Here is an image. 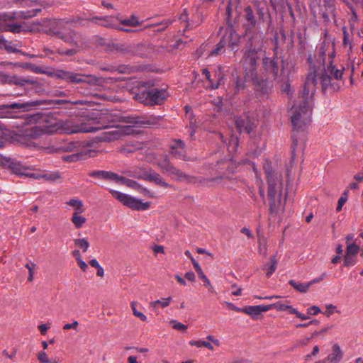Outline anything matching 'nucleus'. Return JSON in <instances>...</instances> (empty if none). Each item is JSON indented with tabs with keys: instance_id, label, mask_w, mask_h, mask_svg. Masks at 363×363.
<instances>
[{
	"instance_id": "13d9d810",
	"label": "nucleus",
	"mask_w": 363,
	"mask_h": 363,
	"mask_svg": "<svg viewBox=\"0 0 363 363\" xmlns=\"http://www.w3.org/2000/svg\"><path fill=\"white\" fill-rule=\"evenodd\" d=\"M291 314H295L298 318L301 320H306L308 318L307 316L298 312L296 308H291V311H289Z\"/></svg>"
},
{
	"instance_id": "052dcab7",
	"label": "nucleus",
	"mask_w": 363,
	"mask_h": 363,
	"mask_svg": "<svg viewBox=\"0 0 363 363\" xmlns=\"http://www.w3.org/2000/svg\"><path fill=\"white\" fill-rule=\"evenodd\" d=\"M238 139L237 138L232 137L229 142V146L231 147L232 145H233V150H235V148L238 146Z\"/></svg>"
},
{
	"instance_id": "a18cd8bd",
	"label": "nucleus",
	"mask_w": 363,
	"mask_h": 363,
	"mask_svg": "<svg viewBox=\"0 0 363 363\" xmlns=\"http://www.w3.org/2000/svg\"><path fill=\"white\" fill-rule=\"evenodd\" d=\"M359 251V247L354 243L349 244L347 247L346 255L355 257Z\"/></svg>"
},
{
	"instance_id": "6e6d98bb",
	"label": "nucleus",
	"mask_w": 363,
	"mask_h": 363,
	"mask_svg": "<svg viewBox=\"0 0 363 363\" xmlns=\"http://www.w3.org/2000/svg\"><path fill=\"white\" fill-rule=\"evenodd\" d=\"M79 325V323L77 320L73 321L72 323H67L63 326V329L65 330L73 329L77 330V327Z\"/></svg>"
},
{
	"instance_id": "7ed1b4c3",
	"label": "nucleus",
	"mask_w": 363,
	"mask_h": 363,
	"mask_svg": "<svg viewBox=\"0 0 363 363\" xmlns=\"http://www.w3.org/2000/svg\"><path fill=\"white\" fill-rule=\"evenodd\" d=\"M314 76L312 74L306 79L303 89L298 94V104H295L291 108V121L296 132L303 130L311 121L313 96L317 87Z\"/></svg>"
},
{
	"instance_id": "f704fd0d",
	"label": "nucleus",
	"mask_w": 363,
	"mask_h": 363,
	"mask_svg": "<svg viewBox=\"0 0 363 363\" xmlns=\"http://www.w3.org/2000/svg\"><path fill=\"white\" fill-rule=\"evenodd\" d=\"M289 284L290 286L294 287L296 290L301 293H306L309 289V285L307 283H298L295 281L294 280H290L289 281Z\"/></svg>"
},
{
	"instance_id": "4d7b16f0",
	"label": "nucleus",
	"mask_w": 363,
	"mask_h": 363,
	"mask_svg": "<svg viewBox=\"0 0 363 363\" xmlns=\"http://www.w3.org/2000/svg\"><path fill=\"white\" fill-rule=\"evenodd\" d=\"M307 313L309 315H316L320 313V309L318 306H313L307 309Z\"/></svg>"
},
{
	"instance_id": "c85d7f7f",
	"label": "nucleus",
	"mask_w": 363,
	"mask_h": 363,
	"mask_svg": "<svg viewBox=\"0 0 363 363\" xmlns=\"http://www.w3.org/2000/svg\"><path fill=\"white\" fill-rule=\"evenodd\" d=\"M150 167H135L128 171L129 176L139 179L146 180V174L148 173Z\"/></svg>"
},
{
	"instance_id": "5701e85b",
	"label": "nucleus",
	"mask_w": 363,
	"mask_h": 363,
	"mask_svg": "<svg viewBox=\"0 0 363 363\" xmlns=\"http://www.w3.org/2000/svg\"><path fill=\"white\" fill-rule=\"evenodd\" d=\"M343 352L337 343L332 347V351L327 357L326 363H339L343 358Z\"/></svg>"
},
{
	"instance_id": "2eb2a0df",
	"label": "nucleus",
	"mask_w": 363,
	"mask_h": 363,
	"mask_svg": "<svg viewBox=\"0 0 363 363\" xmlns=\"http://www.w3.org/2000/svg\"><path fill=\"white\" fill-rule=\"evenodd\" d=\"M244 18L247 21V23H245V33L244 37H247L248 33H257L260 35H263L262 32L257 26V21L255 19V13L250 6H247L244 9Z\"/></svg>"
},
{
	"instance_id": "423d86ee",
	"label": "nucleus",
	"mask_w": 363,
	"mask_h": 363,
	"mask_svg": "<svg viewBox=\"0 0 363 363\" xmlns=\"http://www.w3.org/2000/svg\"><path fill=\"white\" fill-rule=\"evenodd\" d=\"M74 19H54L50 20L47 26L46 33L63 40L65 43L77 47L81 35L70 28L72 23H76Z\"/></svg>"
},
{
	"instance_id": "4be33fe9",
	"label": "nucleus",
	"mask_w": 363,
	"mask_h": 363,
	"mask_svg": "<svg viewBox=\"0 0 363 363\" xmlns=\"http://www.w3.org/2000/svg\"><path fill=\"white\" fill-rule=\"evenodd\" d=\"M146 176V181L150 182H153L156 185H158L162 187L168 188L170 185L166 182L165 179L157 172L153 170L150 167L148 169V173Z\"/></svg>"
},
{
	"instance_id": "39448f33",
	"label": "nucleus",
	"mask_w": 363,
	"mask_h": 363,
	"mask_svg": "<svg viewBox=\"0 0 363 363\" xmlns=\"http://www.w3.org/2000/svg\"><path fill=\"white\" fill-rule=\"evenodd\" d=\"M263 73L266 76L258 77L256 72V77L252 78V84L257 91L262 94H266L272 87V82L279 79V66L277 57H264L262 60Z\"/></svg>"
},
{
	"instance_id": "3c124183",
	"label": "nucleus",
	"mask_w": 363,
	"mask_h": 363,
	"mask_svg": "<svg viewBox=\"0 0 363 363\" xmlns=\"http://www.w3.org/2000/svg\"><path fill=\"white\" fill-rule=\"evenodd\" d=\"M259 252L264 256L267 255V248L265 240L259 238Z\"/></svg>"
},
{
	"instance_id": "ea45409f",
	"label": "nucleus",
	"mask_w": 363,
	"mask_h": 363,
	"mask_svg": "<svg viewBox=\"0 0 363 363\" xmlns=\"http://www.w3.org/2000/svg\"><path fill=\"white\" fill-rule=\"evenodd\" d=\"M69 206H72L76 210V212H83L84 210L83 203L79 199H72L67 203Z\"/></svg>"
},
{
	"instance_id": "ddd939ff",
	"label": "nucleus",
	"mask_w": 363,
	"mask_h": 363,
	"mask_svg": "<svg viewBox=\"0 0 363 363\" xmlns=\"http://www.w3.org/2000/svg\"><path fill=\"white\" fill-rule=\"evenodd\" d=\"M45 104L44 101H32L25 103H12L0 106V118H12V113L7 109H23L25 111L30 110L32 107Z\"/></svg>"
},
{
	"instance_id": "4c0bfd02",
	"label": "nucleus",
	"mask_w": 363,
	"mask_h": 363,
	"mask_svg": "<svg viewBox=\"0 0 363 363\" xmlns=\"http://www.w3.org/2000/svg\"><path fill=\"white\" fill-rule=\"evenodd\" d=\"M12 169L16 174L21 176L30 177V174H32V173H28L27 169L19 163L13 164Z\"/></svg>"
},
{
	"instance_id": "f257e3e1",
	"label": "nucleus",
	"mask_w": 363,
	"mask_h": 363,
	"mask_svg": "<svg viewBox=\"0 0 363 363\" xmlns=\"http://www.w3.org/2000/svg\"><path fill=\"white\" fill-rule=\"evenodd\" d=\"M160 119V116H122L109 112L91 113L80 123L69 130V133H94L102 129L111 128L97 137L99 142L111 143L134 134L135 126L153 125Z\"/></svg>"
},
{
	"instance_id": "c756f323",
	"label": "nucleus",
	"mask_w": 363,
	"mask_h": 363,
	"mask_svg": "<svg viewBox=\"0 0 363 363\" xmlns=\"http://www.w3.org/2000/svg\"><path fill=\"white\" fill-rule=\"evenodd\" d=\"M30 177L40 179L41 178L45 179L47 181H55L60 177L57 172L40 174V173H32Z\"/></svg>"
},
{
	"instance_id": "1a4fd4ad",
	"label": "nucleus",
	"mask_w": 363,
	"mask_h": 363,
	"mask_svg": "<svg viewBox=\"0 0 363 363\" xmlns=\"http://www.w3.org/2000/svg\"><path fill=\"white\" fill-rule=\"evenodd\" d=\"M240 36L232 26H228L224 31L219 42L215 48L209 52L208 56L214 57L220 55L225 46L234 52L239 49Z\"/></svg>"
},
{
	"instance_id": "de8ad7c7",
	"label": "nucleus",
	"mask_w": 363,
	"mask_h": 363,
	"mask_svg": "<svg viewBox=\"0 0 363 363\" xmlns=\"http://www.w3.org/2000/svg\"><path fill=\"white\" fill-rule=\"evenodd\" d=\"M171 299V297H168L164 299V301L157 300L152 302L150 305L154 308L157 307L158 305H160L162 308H166L169 305Z\"/></svg>"
},
{
	"instance_id": "0e129e2a",
	"label": "nucleus",
	"mask_w": 363,
	"mask_h": 363,
	"mask_svg": "<svg viewBox=\"0 0 363 363\" xmlns=\"http://www.w3.org/2000/svg\"><path fill=\"white\" fill-rule=\"evenodd\" d=\"M328 330H329V328H325L322 329L320 331H315L312 334L311 338L315 337H316V336H318L319 335H321V334H325V333H326L328 331Z\"/></svg>"
},
{
	"instance_id": "2f4dec72",
	"label": "nucleus",
	"mask_w": 363,
	"mask_h": 363,
	"mask_svg": "<svg viewBox=\"0 0 363 363\" xmlns=\"http://www.w3.org/2000/svg\"><path fill=\"white\" fill-rule=\"evenodd\" d=\"M289 303V301H286L285 302L279 301L275 303L268 305V307H270V310L276 309L277 311H284L288 309L289 312V311H291V308H294Z\"/></svg>"
},
{
	"instance_id": "7c9ffc66",
	"label": "nucleus",
	"mask_w": 363,
	"mask_h": 363,
	"mask_svg": "<svg viewBox=\"0 0 363 363\" xmlns=\"http://www.w3.org/2000/svg\"><path fill=\"white\" fill-rule=\"evenodd\" d=\"M277 267V260L275 256H272L270 258V262L264 264V269L267 271L266 276L270 277L272 274L275 272Z\"/></svg>"
},
{
	"instance_id": "f8f14e48",
	"label": "nucleus",
	"mask_w": 363,
	"mask_h": 363,
	"mask_svg": "<svg viewBox=\"0 0 363 363\" xmlns=\"http://www.w3.org/2000/svg\"><path fill=\"white\" fill-rule=\"evenodd\" d=\"M157 166L163 174L168 175L172 179L184 181L188 179V176L174 167L167 157L158 160Z\"/></svg>"
},
{
	"instance_id": "f3484780",
	"label": "nucleus",
	"mask_w": 363,
	"mask_h": 363,
	"mask_svg": "<svg viewBox=\"0 0 363 363\" xmlns=\"http://www.w3.org/2000/svg\"><path fill=\"white\" fill-rule=\"evenodd\" d=\"M89 176L99 180H105L108 182H114L118 183L121 181H124L125 177L120 176L116 173L111 171L105 170H93L89 172Z\"/></svg>"
},
{
	"instance_id": "412c9836",
	"label": "nucleus",
	"mask_w": 363,
	"mask_h": 363,
	"mask_svg": "<svg viewBox=\"0 0 363 363\" xmlns=\"http://www.w3.org/2000/svg\"><path fill=\"white\" fill-rule=\"evenodd\" d=\"M41 11V9H35L29 11H21L16 12H12L9 13H4L1 16V18L4 21H12L16 18L27 19L29 18L34 17Z\"/></svg>"
},
{
	"instance_id": "603ef678",
	"label": "nucleus",
	"mask_w": 363,
	"mask_h": 363,
	"mask_svg": "<svg viewBox=\"0 0 363 363\" xmlns=\"http://www.w3.org/2000/svg\"><path fill=\"white\" fill-rule=\"evenodd\" d=\"M356 264L355 257L353 256H350L346 255L345 256L344 265L345 267H350Z\"/></svg>"
},
{
	"instance_id": "338daca9",
	"label": "nucleus",
	"mask_w": 363,
	"mask_h": 363,
	"mask_svg": "<svg viewBox=\"0 0 363 363\" xmlns=\"http://www.w3.org/2000/svg\"><path fill=\"white\" fill-rule=\"evenodd\" d=\"M346 203V201L343 199H339L336 211L340 212L342 210V206Z\"/></svg>"
},
{
	"instance_id": "680f3d73",
	"label": "nucleus",
	"mask_w": 363,
	"mask_h": 363,
	"mask_svg": "<svg viewBox=\"0 0 363 363\" xmlns=\"http://www.w3.org/2000/svg\"><path fill=\"white\" fill-rule=\"evenodd\" d=\"M132 67L129 66L123 65L119 67L118 70L121 73H130L132 72Z\"/></svg>"
},
{
	"instance_id": "bb28decb",
	"label": "nucleus",
	"mask_w": 363,
	"mask_h": 363,
	"mask_svg": "<svg viewBox=\"0 0 363 363\" xmlns=\"http://www.w3.org/2000/svg\"><path fill=\"white\" fill-rule=\"evenodd\" d=\"M270 310L268 305H257L246 306L242 310V312L250 315H258L262 312H267Z\"/></svg>"
},
{
	"instance_id": "a878e982",
	"label": "nucleus",
	"mask_w": 363,
	"mask_h": 363,
	"mask_svg": "<svg viewBox=\"0 0 363 363\" xmlns=\"http://www.w3.org/2000/svg\"><path fill=\"white\" fill-rule=\"evenodd\" d=\"M18 46L20 47L19 43L13 41H9L6 40L3 35H0V49H4L8 52L16 53L19 52Z\"/></svg>"
},
{
	"instance_id": "864d4df0",
	"label": "nucleus",
	"mask_w": 363,
	"mask_h": 363,
	"mask_svg": "<svg viewBox=\"0 0 363 363\" xmlns=\"http://www.w3.org/2000/svg\"><path fill=\"white\" fill-rule=\"evenodd\" d=\"M38 359L40 363H52V361L48 357V355L45 352H39L38 354Z\"/></svg>"
},
{
	"instance_id": "f03ea898",
	"label": "nucleus",
	"mask_w": 363,
	"mask_h": 363,
	"mask_svg": "<svg viewBox=\"0 0 363 363\" xmlns=\"http://www.w3.org/2000/svg\"><path fill=\"white\" fill-rule=\"evenodd\" d=\"M317 52L318 65L311 63L310 72L306 79L313 74L315 75V86L320 84L323 92L338 91L340 88V81L342 78L344 68L342 66L337 68L333 65V59L335 56V45L324 41Z\"/></svg>"
},
{
	"instance_id": "dca6fc26",
	"label": "nucleus",
	"mask_w": 363,
	"mask_h": 363,
	"mask_svg": "<svg viewBox=\"0 0 363 363\" xmlns=\"http://www.w3.org/2000/svg\"><path fill=\"white\" fill-rule=\"evenodd\" d=\"M54 74L57 78L65 80L67 83L80 84L86 82L84 75L73 72L57 69Z\"/></svg>"
},
{
	"instance_id": "a211bd4d",
	"label": "nucleus",
	"mask_w": 363,
	"mask_h": 363,
	"mask_svg": "<svg viewBox=\"0 0 363 363\" xmlns=\"http://www.w3.org/2000/svg\"><path fill=\"white\" fill-rule=\"evenodd\" d=\"M91 22L95 23L99 26L108 28H116L119 30H123L125 32H131V29H127L119 27L116 23V19L112 16H106V17H98L94 16L91 18L89 19Z\"/></svg>"
},
{
	"instance_id": "0eeeda50",
	"label": "nucleus",
	"mask_w": 363,
	"mask_h": 363,
	"mask_svg": "<svg viewBox=\"0 0 363 363\" xmlns=\"http://www.w3.org/2000/svg\"><path fill=\"white\" fill-rule=\"evenodd\" d=\"M23 120V124L32 125L28 135L33 138L39 137L43 133L53 134L59 130L60 126L56 121H48L47 116L40 113L25 114Z\"/></svg>"
},
{
	"instance_id": "79ce46f5",
	"label": "nucleus",
	"mask_w": 363,
	"mask_h": 363,
	"mask_svg": "<svg viewBox=\"0 0 363 363\" xmlns=\"http://www.w3.org/2000/svg\"><path fill=\"white\" fill-rule=\"evenodd\" d=\"M130 306H131V308H132V310H133V315L135 317L140 318L142 321H146L147 320L146 315H144L142 312L138 311V309L136 308V306H138V302L137 301L131 302Z\"/></svg>"
},
{
	"instance_id": "37998d69",
	"label": "nucleus",
	"mask_w": 363,
	"mask_h": 363,
	"mask_svg": "<svg viewBox=\"0 0 363 363\" xmlns=\"http://www.w3.org/2000/svg\"><path fill=\"white\" fill-rule=\"evenodd\" d=\"M80 41H81V40L78 42V43H79ZM72 46L74 48H71V49H67V50H64V49L59 50L58 52L62 55L73 56L77 53L79 46V44H77V47H76L74 45H72Z\"/></svg>"
},
{
	"instance_id": "09e8293b",
	"label": "nucleus",
	"mask_w": 363,
	"mask_h": 363,
	"mask_svg": "<svg viewBox=\"0 0 363 363\" xmlns=\"http://www.w3.org/2000/svg\"><path fill=\"white\" fill-rule=\"evenodd\" d=\"M202 74L205 76L206 79L211 83V86L212 89H218L220 83L218 82L215 84L212 82L211 74V72L207 69H202Z\"/></svg>"
},
{
	"instance_id": "e433bc0d",
	"label": "nucleus",
	"mask_w": 363,
	"mask_h": 363,
	"mask_svg": "<svg viewBox=\"0 0 363 363\" xmlns=\"http://www.w3.org/2000/svg\"><path fill=\"white\" fill-rule=\"evenodd\" d=\"M1 30L13 33H19L21 31V26L18 23H6Z\"/></svg>"
},
{
	"instance_id": "6e6552de",
	"label": "nucleus",
	"mask_w": 363,
	"mask_h": 363,
	"mask_svg": "<svg viewBox=\"0 0 363 363\" xmlns=\"http://www.w3.org/2000/svg\"><path fill=\"white\" fill-rule=\"evenodd\" d=\"M264 169L268 183V200L271 213L275 211L276 202L280 201L282 192V174L272 170L271 164L265 162Z\"/></svg>"
},
{
	"instance_id": "b1692460",
	"label": "nucleus",
	"mask_w": 363,
	"mask_h": 363,
	"mask_svg": "<svg viewBox=\"0 0 363 363\" xmlns=\"http://www.w3.org/2000/svg\"><path fill=\"white\" fill-rule=\"evenodd\" d=\"M171 154L176 158L185 159L184 143L179 140L171 145Z\"/></svg>"
},
{
	"instance_id": "e2e57ef3",
	"label": "nucleus",
	"mask_w": 363,
	"mask_h": 363,
	"mask_svg": "<svg viewBox=\"0 0 363 363\" xmlns=\"http://www.w3.org/2000/svg\"><path fill=\"white\" fill-rule=\"evenodd\" d=\"M77 264H78L79 267H80V269L82 270H83L84 272H86V269H88V265L82 259H79V261H77Z\"/></svg>"
},
{
	"instance_id": "c9c22d12",
	"label": "nucleus",
	"mask_w": 363,
	"mask_h": 363,
	"mask_svg": "<svg viewBox=\"0 0 363 363\" xmlns=\"http://www.w3.org/2000/svg\"><path fill=\"white\" fill-rule=\"evenodd\" d=\"M81 213L82 212H75L74 213H73L72 218V222L77 228H81L86 222V218L79 215V213Z\"/></svg>"
},
{
	"instance_id": "aec40b11",
	"label": "nucleus",
	"mask_w": 363,
	"mask_h": 363,
	"mask_svg": "<svg viewBox=\"0 0 363 363\" xmlns=\"http://www.w3.org/2000/svg\"><path fill=\"white\" fill-rule=\"evenodd\" d=\"M116 50L123 55H139L145 57L146 55L140 53V51L145 48L143 45H132L128 43H118L115 45Z\"/></svg>"
},
{
	"instance_id": "20e7f679",
	"label": "nucleus",
	"mask_w": 363,
	"mask_h": 363,
	"mask_svg": "<svg viewBox=\"0 0 363 363\" xmlns=\"http://www.w3.org/2000/svg\"><path fill=\"white\" fill-rule=\"evenodd\" d=\"M248 33L247 37H243L245 43L242 50L240 64L244 69L245 77L252 79L256 77L258 54L262 49L264 35Z\"/></svg>"
},
{
	"instance_id": "774afa93",
	"label": "nucleus",
	"mask_w": 363,
	"mask_h": 363,
	"mask_svg": "<svg viewBox=\"0 0 363 363\" xmlns=\"http://www.w3.org/2000/svg\"><path fill=\"white\" fill-rule=\"evenodd\" d=\"M50 327L48 326L47 325L45 324H42V325H40L38 326V329L40 331L41 334L43 335H45L46 333V331L48 330V329H49Z\"/></svg>"
},
{
	"instance_id": "c03bdc74",
	"label": "nucleus",
	"mask_w": 363,
	"mask_h": 363,
	"mask_svg": "<svg viewBox=\"0 0 363 363\" xmlns=\"http://www.w3.org/2000/svg\"><path fill=\"white\" fill-rule=\"evenodd\" d=\"M74 245L86 252L89 247V243L86 238L74 240Z\"/></svg>"
},
{
	"instance_id": "bf43d9fd",
	"label": "nucleus",
	"mask_w": 363,
	"mask_h": 363,
	"mask_svg": "<svg viewBox=\"0 0 363 363\" xmlns=\"http://www.w3.org/2000/svg\"><path fill=\"white\" fill-rule=\"evenodd\" d=\"M138 191L140 193H141L142 194L145 195V196H150V197H153V196H152V193L150 192V191L149 189H147V188L143 187L142 186L140 188Z\"/></svg>"
},
{
	"instance_id": "cd10ccee",
	"label": "nucleus",
	"mask_w": 363,
	"mask_h": 363,
	"mask_svg": "<svg viewBox=\"0 0 363 363\" xmlns=\"http://www.w3.org/2000/svg\"><path fill=\"white\" fill-rule=\"evenodd\" d=\"M350 9L352 14L350 23L354 26V23L358 21V16L356 11L355 6H357L358 0H341Z\"/></svg>"
},
{
	"instance_id": "5fc2aeb1",
	"label": "nucleus",
	"mask_w": 363,
	"mask_h": 363,
	"mask_svg": "<svg viewBox=\"0 0 363 363\" xmlns=\"http://www.w3.org/2000/svg\"><path fill=\"white\" fill-rule=\"evenodd\" d=\"M292 144H291V148H292V157L295 156V151L298 145V138L297 136L294 133L292 136Z\"/></svg>"
},
{
	"instance_id": "58836bf2",
	"label": "nucleus",
	"mask_w": 363,
	"mask_h": 363,
	"mask_svg": "<svg viewBox=\"0 0 363 363\" xmlns=\"http://www.w3.org/2000/svg\"><path fill=\"white\" fill-rule=\"evenodd\" d=\"M121 23L126 26H137L141 25V23L138 21V18L134 15L131 16V17L128 19L121 21Z\"/></svg>"
},
{
	"instance_id": "4468645a",
	"label": "nucleus",
	"mask_w": 363,
	"mask_h": 363,
	"mask_svg": "<svg viewBox=\"0 0 363 363\" xmlns=\"http://www.w3.org/2000/svg\"><path fill=\"white\" fill-rule=\"evenodd\" d=\"M1 81L9 84H15L21 87H23L25 92L28 86H35L37 82L25 77H19L17 75L3 74L1 76Z\"/></svg>"
},
{
	"instance_id": "69168bd1",
	"label": "nucleus",
	"mask_w": 363,
	"mask_h": 363,
	"mask_svg": "<svg viewBox=\"0 0 363 363\" xmlns=\"http://www.w3.org/2000/svg\"><path fill=\"white\" fill-rule=\"evenodd\" d=\"M185 278L189 281H194L195 280V274L193 272H188L185 274Z\"/></svg>"
},
{
	"instance_id": "9d476101",
	"label": "nucleus",
	"mask_w": 363,
	"mask_h": 363,
	"mask_svg": "<svg viewBox=\"0 0 363 363\" xmlns=\"http://www.w3.org/2000/svg\"><path fill=\"white\" fill-rule=\"evenodd\" d=\"M108 191L113 197L122 203L124 206L135 211H145L150 206V202H143L140 199H136L132 196L120 192L118 191L108 189Z\"/></svg>"
},
{
	"instance_id": "8fccbe9b",
	"label": "nucleus",
	"mask_w": 363,
	"mask_h": 363,
	"mask_svg": "<svg viewBox=\"0 0 363 363\" xmlns=\"http://www.w3.org/2000/svg\"><path fill=\"white\" fill-rule=\"evenodd\" d=\"M170 325L172 326V328L175 330H179V331H186L187 329V326L184 324L177 322V320H171Z\"/></svg>"
},
{
	"instance_id": "6ab92c4d",
	"label": "nucleus",
	"mask_w": 363,
	"mask_h": 363,
	"mask_svg": "<svg viewBox=\"0 0 363 363\" xmlns=\"http://www.w3.org/2000/svg\"><path fill=\"white\" fill-rule=\"evenodd\" d=\"M235 125L238 132H246L249 134H250L256 127L255 120L248 116L245 118L235 117Z\"/></svg>"
},
{
	"instance_id": "49530a36",
	"label": "nucleus",
	"mask_w": 363,
	"mask_h": 363,
	"mask_svg": "<svg viewBox=\"0 0 363 363\" xmlns=\"http://www.w3.org/2000/svg\"><path fill=\"white\" fill-rule=\"evenodd\" d=\"M118 183L125 184L128 186L138 191H139L140 188L141 187V185L138 182L126 179L125 177L124 181H121Z\"/></svg>"
},
{
	"instance_id": "9b49d317",
	"label": "nucleus",
	"mask_w": 363,
	"mask_h": 363,
	"mask_svg": "<svg viewBox=\"0 0 363 363\" xmlns=\"http://www.w3.org/2000/svg\"><path fill=\"white\" fill-rule=\"evenodd\" d=\"M167 97V92L163 89H150L137 94L135 99L145 105L162 104Z\"/></svg>"
},
{
	"instance_id": "393cba45",
	"label": "nucleus",
	"mask_w": 363,
	"mask_h": 363,
	"mask_svg": "<svg viewBox=\"0 0 363 363\" xmlns=\"http://www.w3.org/2000/svg\"><path fill=\"white\" fill-rule=\"evenodd\" d=\"M191 262L194 265V267L196 272L198 274V277L200 279H201L204 282V285L208 288V291L213 293L214 290L211 284L210 280L207 278V277L204 274L201 266L199 263L195 260L194 258H191Z\"/></svg>"
},
{
	"instance_id": "72a5a7b5",
	"label": "nucleus",
	"mask_w": 363,
	"mask_h": 363,
	"mask_svg": "<svg viewBox=\"0 0 363 363\" xmlns=\"http://www.w3.org/2000/svg\"><path fill=\"white\" fill-rule=\"evenodd\" d=\"M342 34H343V46L345 48H348L349 51H352V35L347 31V29L344 27L342 28Z\"/></svg>"
},
{
	"instance_id": "a19ab883",
	"label": "nucleus",
	"mask_w": 363,
	"mask_h": 363,
	"mask_svg": "<svg viewBox=\"0 0 363 363\" xmlns=\"http://www.w3.org/2000/svg\"><path fill=\"white\" fill-rule=\"evenodd\" d=\"M189 345L191 346H196L198 347H205L210 350H213V345L210 342L203 340H191L189 342Z\"/></svg>"
},
{
	"instance_id": "473e14b6",
	"label": "nucleus",
	"mask_w": 363,
	"mask_h": 363,
	"mask_svg": "<svg viewBox=\"0 0 363 363\" xmlns=\"http://www.w3.org/2000/svg\"><path fill=\"white\" fill-rule=\"evenodd\" d=\"M246 81H252V79H246L245 77H244V79H242L240 77H236V79H235V82L234 84V93H233L234 95L238 94L241 90L245 89Z\"/></svg>"
}]
</instances>
